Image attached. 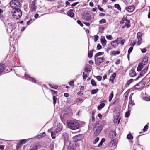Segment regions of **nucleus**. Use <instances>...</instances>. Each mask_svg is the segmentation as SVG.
Masks as SVG:
<instances>
[{
    "mask_svg": "<svg viewBox=\"0 0 150 150\" xmlns=\"http://www.w3.org/2000/svg\"><path fill=\"white\" fill-rule=\"evenodd\" d=\"M67 125L68 127L71 129L76 130L79 127V122L75 120H68L67 121Z\"/></svg>",
    "mask_w": 150,
    "mask_h": 150,
    "instance_id": "nucleus-1",
    "label": "nucleus"
},
{
    "mask_svg": "<svg viewBox=\"0 0 150 150\" xmlns=\"http://www.w3.org/2000/svg\"><path fill=\"white\" fill-rule=\"evenodd\" d=\"M102 128V126L100 124L98 123L96 124L93 128L94 135L97 136L101 132Z\"/></svg>",
    "mask_w": 150,
    "mask_h": 150,
    "instance_id": "nucleus-2",
    "label": "nucleus"
},
{
    "mask_svg": "<svg viewBox=\"0 0 150 150\" xmlns=\"http://www.w3.org/2000/svg\"><path fill=\"white\" fill-rule=\"evenodd\" d=\"M13 12V16L16 19L19 18L22 15L21 11L19 8L14 9Z\"/></svg>",
    "mask_w": 150,
    "mask_h": 150,
    "instance_id": "nucleus-3",
    "label": "nucleus"
},
{
    "mask_svg": "<svg viewBox=\"0 0 150 150\" xmlns=\"http://www.w3.org/2000/svg\"><path fill=\"white\" fill-rule=\"evenodd\" d=\"M16 24L14 23H8L7 25V31L11 33V32L16 28Z\"/></svg>",
    "mask_w": 150,
    "mask_h": 150,
    "instance_id": "nucleus-4",
    "label": "nucleus"
},
{
    "mask_svg": "<svg viewBox=\"0 0 150 150\" xmlns=\"http://www.w3.org/2000/svg\"><path fill=\"white\" fill-rule=\"evenodd\" d=\"M10 3L11 7L14 9L20 7L21 6L20 2L17 0H12L11 1Z\"/></svg>",
    "mask_w": 150,
    "mask_h": 150,
    "instance_id": "nucleus-5",
    "label": "nucleus"
},
{
    "mask_svg": "<svg viewBox=\"0 0 150 150\" xmlns=\"http://www.w3.org/2000/svg\"><path fill=\"white\" fill-rule=\"evenodd\" d=\"M115 115L114 117V122L115 124L117 123L118 125L120 122V118L119 117L120 114V111H117L115 112Z\"/></svg>",
    "mask_w": 150,
    "mask_h": 150,
    "instance_id": "nucleus-6",
    "label": "nucleus"
},
{
    "mask_svg": "<svg viewBox=\"0 0 150 150\" xmlns=\"http://www.w3.org/2000/svg\"><path fill=\"white\" fill-rule=\"evenodd\" d=\"M145 86V83L143 81H141L137 83L134 87L136 89H139L143 88Z\"/></svg>",
    "mask_w": 150,
    "mask_h": 150,
    "instance_id": "nucleus-7",
    "label": "nucleus"
},
{
    "mask_svg": "<svg viewBox=\"0 0 150 150\" xmlns=\"http://www.w3.org/2000/svg\"><path fill=\"white\" fill-rule=\"evenodd\" d=\"M104 58L103 57H97L94 58L95 63L96 65H99L104 60Z\"/></svg>",
    "mask_w": 150,
    "mask_h": 150,
    "instance_id": "nucleus-8",
    "label": "nucleus"
},
{
    "mask_svg": "<svg viewBox=\"0 0 150 150\" xmlns=\"http://www.w3.org/2000/svg\"><path fill=\"white\" fill-rule=\"evenodd\" d=\"M120 38H117L115 40L111 42V44L114 47H116L120 43Z\"/></svg>",
    "mask_w": 150,
    "mask_h": 150,
    "instance_id": "nucleus-9",
    "label": "nucleus"
},
{
    "mask_svg": "<svg viewBox=\"0 0 150 150\" xmlns=\"http://www.w3.org/2000/svg\"><path fill=\"white\" fill-rule=\"evenodd\" d=\"M142 33L141 32H139L137 34V36L138 39L137 45H139L142 42Z\"/></svg>",
    "mask_w": 150,
    "mask_h": 150,
    "instance_id": "nucleus-10",
    "label": "nucleus"
},
{
    "mask_svg": "<svg viewBox=\"0 0 150 150\" xmlns=\"http://www.w3.org/2000/svg\"><path fill=\"white\" fill-rule=\"evenodd\" d=\"M148 68V67H147L146 68H144V70L140 73L139 76L136 79V80H138L139 78L143 76L144 74L146 73Z\"/></svg>",
    "mask_w": 150,
    "mask_h": 150,
    "instance_id": "nucleus-11",
    "label": "nucleus"
},
{
    "mask_svg": "<svg viewBox=\"0 0 150 150\" xmlns=\"http://www.w3.org/2000/svg\"><path fill=\"white\" fill-rule=\"evenodd\" d=\"M133 93H132L129 97V104L128 105V108H131V107L134 105H135L134 103L132 100V96Z\"/></svg>",
    "mask_w": 150,
    "mask_h": 150,
    "instance_id": "nucleus-12",
    "label": "nucleus"
},
{
    "mask_svg": "<svg viewBox=\"0 0 150 150\" xmlns=\"http://www.w3.org/2000/svg\"><path fill=\"white\" fill-rule=\"evenodd\" d=\"M30 10L33 11H35L37 6H36V3L35 1H33L30 4Z\"/></svg>",
    "mask_w": 150,
    "mask_h": 150,
    "instance_id": "nucleus-13",
    "label": "nucleus"
},
{
    "mask_svg": "<svg viewBox=\"0 0 150 150\" xmlns=\"http://www.w3.org/2000/svg\"><path fill=\"white\" fill-rule=\"evenodd\" d=\"M25 75L26 79L32 82L33 83H36V79L35 78L30 77L27 74H25Z\"/></svg>",
    "mask_w": 150,
    "mask_h": 150,
    "instance_id": "nucleus-14",
    "label": "nucleus"
},
{
    "mask_svg": "<svg viewBox=\"0 0 150 150\" xmlns=\"http://www.w3.org/2000/svg\"><path fill=\"white\" fill-rule=\"evenodd\" d=\"M83 138V137L82 135L81 134H79L73 137L74 141L75 142H77Z\"/></svg>",
    "mask_w": 150,
    "mask_h": 150,
    "instance_id": "nucleus-15",
    "label": "nucleus"
},
{
    "mask_svg": "<svg viewBox=\"0 0 150 150\" xmlns=\"http://www.w3.org/2000/svg\"><path fill=\"white\" fill-rule=\"evenodd\" d=\"M101 43L103 47L106 46L107 43V41L104 36H101L100 39Z\"/></svg>",
    "mask_w": 150,
    "mask_h": 150,
    "instance_id": "nucleus-16",
    "label": "nucleus"
},
{
    "mask_svg": "<svg viewBox=\"0 0 150 150\" xmlns=\"http://www.w3.org/2000/svg\"><path fill=\"white\" fill-rule=\"evenodd\" d=\"M125 9L127 11L132 12L134 10L135 6L134 5L129 6L126 7Z\"/></svg>",
    "mask_w": 150,
    "mask_h": 150,
    "instance_id": "nucleus-17",
    "label": "nucleus"
},
{
    "mask_svg": "<svg viewBox=\"0 0 150 150\" xmlns=\"http://www.w3.org/2000/svg\"><path fill=\"white\" fill-rule=\"evenodd\" d=\"M117 143V140L116 139H114L111 140L109 144L110 146H115Z\"/></svg>",
    "mask_w": 150,
    "mask_h": 150,
    "instance_id": "nucleus-18",
    "label": "nucleus"
},
{
    "mask_svg": "<svg viewBox=\"0 0 150 150\" xmlns=\"http://www.w3.org/2000/svg\"><path fill=\"white\" fill-rule=\"evenodd\" d=\"M125 24L124 25H123L122 28H124L125 27H127V28H129L130 27V25H129V23H130V21L129 20H125Z\"/></svg>",
    "mask_w": 150,
    "mask_h": 150,
    "instance_id": "nucleus-19",
    "label": "nucleus"
},
{
    "mask_svg": "<svg viewBox=\"0 0 150 150\" xmlns=\"http://www.w3.org/2000/svg\"><path fill=\"white\" fill-rule=\"evenodd\" d=\"M74 11L73 9H70L67 12V15L69 17L72 18L74 16V14L73 13Z\"/></svg>",
    "mask_w": 150,
    "mask_h": 150,
    "instance_id": "nucleus-20",
    "label": "nucleus"
},
{
    "mask_svg": "<svg viewBox=\"0 0 150 150\" xmlns=\"http://www.w3.org/2000/svg\"><path fill=\"white\" fill-rule=\"evenodd\" d=\"M129 75L131 77H133L136 76V72L133 69H132L129 71Z\"/></svg>",
    "mask_w": 150,
    "mask_h": 150,
    "instance_id": "nucleus-21",
    "label": "nucleus"
},
{
    "mask_svg": "<svg viewBox=\"0 0 150 150\" xmlns=\"http://www.w3.org/2000/svg\"><path fill=\"white\" fill-rule=\"evenodd\" d=\"M62 127L61 125H58L55 129V130L54 131L57 134L60 132L62 130Z\"/></svg>",
    "mask_w": 150,
    "mask_h": 150,
    "instance_id": "nucleus-22",
    "label": "nucleus"
},
{
    "mask_svg": "<svg viewBox=\"0 0 150 150\" xmlns=\"http://www.w3.org/2000/svg\"><path fill=\"white\" fill-rule=\"evenodd\" d=\"M116 135V133L114 131H111L110 132L109 134V137L111 138L114 137Z\"/></svg>",
    "mask_w": 150,
    "mask_h": 150,
    "instance_id": "nucleus-23",
    "label": "nucleus"
},
{
    "mask_svg": "<svg viewBox=\"0 0 150 150\" xmlns=\"http://www.w3.org/2000/svg\"><path fill=\"white\" fill-rule=\"evenodd\" d=\"M5 69L4 65L2 64H0V74L2 73Z\"/></svg>",
    "mask_w": 150,
    "mask_h": 150,
    "instance_id": "nucleus-24",
    "label": "nucleus"
},
{
    "mask_svg": "<svg viewBox=\"0 0 150 150\" xmlns=\"http://www.w3.org/2000/svg\"><path fill=\"white\" fill-rule=\"evenodd\" d=\"M148 60V58L146 57H144L142 60V64L143 65H145L146 64Z\"/></svg>",
    "mask_w": 150,
    "mask_h": 150,
    "instance_id": "nucleus-25",
    "label": "nucleus"
},
{
    "mask_svg": "<svg viewBox=\"0 0 150 150\" xmlns=\"http://www.w3.org/2000/svg\"><path fill=\"white\" fill-rule=\"evenodd\" d=\"M30 139H24L21 140L20 141V143L21 144H25L28 142L30 140Z\"/></svg>",
    "mask_w": 150,
    "mask_h": 150,
    "instance_id": "nucleus-26",
    "label": "nucleus"
},
{
    "mask_svg": "<svg viewBox=\"0 0 150 150\" xmlns=\"http://www.w3.org/2000/svg\"><path fill=\"white\" fill-rule=\"evenodd\" d=\"M93 50H91L90 51H89L88 53V56L90 58H91L92 57L93 55Z\"/></svg>",
    "mask_w": 150,
    "mask_h": 150,
    "instance_id": "nucleus-27",
    "label": "nucleus"
},
{
    "mask_svg": "<svg viewBox=\"0 0 150 150\" xmlns=\"http://www.w3.org/2000/svg\"><path fill=\"white\" fill-rule=\"evenodd\" d=\"M131 110V108H128V111H127L125 114V117H128L129 116Z\"/></svg>",
    "mask_w": 150,
    "mask_h": 150,
    "instance_id": "nucleus-28",
    "label": "nucleus"
},
{
    "mask_svg": "<svg viewBox=\"0 0 150 150\" xmlns=\"http://www.w3.org/2000/svg\"><path fill=\"white\" fill-rule=\"evenodd\" d=\"M143 65H142V64H139L138 66L137 67V70L138 71H140L143 68Z\"/></svg>",
    "mask_w": 150,
    "mask_h": 150,
    "instance_id": "nucleus-29",
    "label": "nucleus"
},
{
    "mask_svg": "<svg viewBox=\"0 0 150 150\" xmlns=\"http://www.w3.org/2000/svg\"><path fill=\"white\" fill-rule=\"evenodd\" d=\"M105 105V104L104 103H101L98 107V109L99 110H100L103 108Z\"/></svg>",
    "mask_w": 150,
    "mask_h": 150,
    "instance_id": "nucleus-30",
    "label": "nucleus"
},
{
    "mask_svg": "<svg viewBox=\"0 0 150 150\" xmlns=\"http://www.w3.org/2000/svg\"><path fill=\"white\" fill-rule=\"evenodd\" d=\"M104 53L103 52H100L97 53L94 56V58H97L98 56L102 55Z\"/></svg>",
    "mask_w": 150,
    "mask_h": 150,
    "instance_id": "nucleus-31",
    "label": "nucleus"
},
{
    "mask_svg": "<svg viewBox=\"0 0 150 150\" xmlns=\"http://www.w3.org/2000/svg\"><path fill=\"white\" fill-rule=\"evenodd\" d=\"M113 91H112L110 94L109 96V102H110L111 100H112V98L113 97Z\"/></svg>",
    "mask_w": 150,
    "mask_h": 150,
    "instance_id": "nucleus-32",
    "label": "nucleus"
},
{
    "mask_svg": "<svg viewBox=\"0 0 150 150\" xmlns=\"http://www.w3.org/2000/svg\"><path fill=\"white\" fill-rule=\"evenodd\" d=\"M127 138L129 140H131L133 139V137L130 133H129L127 135Z\"/></svg>",
    "mask_w": 150,
    "mask_h": 150,
    "instance_id": "nucleus-33",
    "label": "nucleus"
},
{
    "mask_svg": "<svg viewBox=\"0 0 150 150\" xmlns=\"http://www.w3.org/2000/svg\"><path fill=\"white\" fill-rule=\"evenodd\" d=\"M57 134L55 132H51V137L53 139H54L56 138L55 135Z\"/></svg>",
    "mask_w": 150,
    "mask_h": 150,
    "instance_id": "nucleus-34",
    "label": "nucleus"
},
{
    "mask_svg": "<svg viewBox=\"0 0 150 150\" xmlns=\"http://www.w3.org/2000/svg\"><path fill=\"white\" fill-rule=\"evenodd\" d=\"M49 86L50 87L54 89H57L58 87L57 86L54 84H49Z\"/></svg>",
    "mask_w": 150,
    "mask_h": 150,
    "instance_id": "nucleus-35",
    "label": "nucleus"
},
{
    "mask_svg": "<svg viewBox=\"0 0 150 150\" xmlns=\"http://www.w3.org/2000/svg\"><path fill=\"white\" fill-rule=\"evenodd\" d=\"M91 82L92 86H96V83L93 79H92L91 81Z\"/></svg>",
    "mask_w": 150,
    "mask_h": 150,
    "instance_id": "nucleus-36",
    "label": "nucleus"
},
{
    "mask_svg": "<svg viewBox=\"0 0 150 150\" xmlns=\"http://www.w3.org/2000/svg\"><path fill=\"white\" fill-rule=\"evenodd\" d=\"M115 7L117 9L119 10H121V8L120 5L118 4H116L115 5Z\"/></svg>",
    "mask_w": 150,
    "mask_h": 150,
    "instance_id": "nucleus-37",
    "label": "nucleus"
},
{
    "mask_svg": "<svg viewBox=\"0 0 150 150\" xmlns=\"http://www.w3.org/2000/svg\"><path fill=\"white\" fill-rule=\"evenodd\" d=\"M120 53L119 51H114L112 52V54L114 55H116L119 54Z\"/></svg>",
    "mask_w": 150,
    "mask_h": 150,
    "instance_id": "nucleus-38",
    "label": "nucleus"
},
{
    "mask_svg": "<svg viewBox=\"0 0 150 150\" xmlns=\"http://www.w3.org/2000/svg\"><path fill=\"white\" fill-rule=\"evenodd\" d=\"M45 135H46L45 133V132H43L42 133L38 135V137L39 138H42L43 137H44L45 136Z\"/></svg>",
    "mask_w": 150,
    "mask_h": 150,
    "instance_id": "nucleus-39",
    "label": "nucleus"
},
{
    "mask_svg": "<svg viewBox=\"0 0 150 150\" xmlns=\"http://www.w3.org/2000/svg\"><path fill=\"white\" fill-rule=\"evenodd\" d=\"M98 89L92 90L91 91V94H93L96 93L98 91Z\"/></svg>",
    "mask_w": 150,
    "mask_h": 150,
    "instance_id": "nucleus-40",
    "label": "nucleus"
},
{
    "mask_svg": "<svg viewBox=\"0 0 150 150\" xmlns=\"http://www.w3.org/2000/svg\"><path fill=\"white\" fill-rule=\"evenodd\" d=\"M91 19V18L90 16H86L85 20L88 21H90Z\"/></svg>",
    "mask_w": 150,
    "mask_h": 150,
    "instance_id": "nucleus-41",
    "label": "nucleus"
},
{
    "mask_svg": "<svg viewBox=\"0 0 150 150\" xmlns=\"http://www.w3.org/2000/svg\"><path fill=\"white\" fill-rule=\"evenodd\" d=\"M88 76V74L83 73V79H86Z\"/></svg>",
    "mask_w": 150,
    "mask_h": 150,
    "instance_id": "nucleus-42",
    "label": "nucleus"
},
{
    "mask_svg": "<svg viewBox=\"0 0 150 150\" xmlns=\"http://www.w3.org/2000/svg\"><path fill=\"white\" fill-rule=\"evenodd\" d=\"M133 81V79H130L129 80H128L127 82L126 83V84L127 85H129Z\"/></svg>",
    "mask_w": 150,
    "mask_h": 150,
    "instance_id": "nucleus-43",
    "label": "nucleus"
},
{
    "mask_svg": "<svg viewBox=\"0 0 150 150\" xmlns=\"http://www.w3.org/2000/svg\"><path fill=\"white\" fill-rule=\"evenodd\" d=\"M53 104L54 105H55L56 103L57 98H56V96H53Z\"/></svg>",
    "mask_w": 150,
    "mask_h": 150,
    "instance_id": "nucleus-44",
    "label": "nucleus"
},
{
    "mask_svg": "<svg viewBox=\"0 0 150 150\" xmlns=\"http://www.w3.org/2000/svg\"><path fill=\"white\" fill-rule=\"evenodd\" d=\"M99 22L101 24L105 23H106V20L105 19H102L99 21Z\"/></svg>",
    "mask_w": 150,
    "mask_h": 150,
    "instance_id": "nucleus-45",
    "label": "nucleus"
},
{
    "mask_svg": "<svg viewBox=\"0 0 150 150\" xmlns=\"http://www.w3.org/2000/svg\"><path fill=\"white\" fill-rule=\"evenodd\" d=\"M144 100L146 101H150V97H145L144 98Z\"/></svg>",
    "mask_w": 150,
    "mask_h": 150,
    "instance_id": "nucleus-46",
    "label": "nucleus"
},
{
    "mask_svg": "<svg viewBox=\"0 0 150 150\" xmlns=\"http://www.w3.org/2000/svg\"><path fill=\"white\" fill-rule=\"evenodd\" d=\"M136 44V41H134L133 42H131L130 44V45L131 46V47H134Z\"/></svg>",
    "mask_w": 150,
    "mask_h": 150,
    "instance_id": "nucleus-47",
    "label": "nucleus"
},
{
    "mask_svg": "<svg viewBox=\"0 0 150 150\" xmlns=\"http://www.w3.org/2000/svg\"><path fill=\"white\" fill-rule=\"evenodd\" d=\"M99 38V37L97 35H95L94 36V41L95 42H96L98 40V38Z\"/></svg>",
    "mask_w": 150,
    "mask_h": 150,
    "instance_id": "nucleus-48",
    "label": "nucleus"
},
{
    "mask_svg": "<svg viewBox=\"0 0 150 150\" xmlns=\"http://www.w3.org/2000/svg\"><path fill=\"white\" fill-rule=\"evenodd\" d=\"M108 40H112V39L113 38L110 35H109L106 36Z\"/></svg>",
    "mask_w": 150,
    "mask_h": 150,
    "instance_id": "nucleus-49",
    "label": "nucleus"
},
{
    "mask_svg": "<svg viewBox=\"0 0 150 150\" xmlns=\"http://www.w3.org/2000/svg\"><path fill=\"white\" fill-rule=\"evenodd\" d=\"M102 46L100 44H98L97 47V50H100L102 48Z\"/></svg>",
    "mask_w": 150,
    "mask_h": 150,
    "instance_id": "nucleus-50",
    "label": "nucleus"
},
{
    "mask_svg": "<svg viewBox=\"0 0 150 150\" xmlns=\"http://www.w3.org/2000/svg\"><path fill=\"white\" fill-rule=\"evenodd\" d=\"M99 137H97L94 141L93 142V144H95L96 143L98 142V141L99 140Z\"/></svg>",
    "mask_w": 150,
    "mask_h": 150,
    "instance_id": "nucleus-51",
    "label": "nucleus"
},
{
    "mask_svg": "<svg viewBox=\"0 0 150 150\" xmlns=\"http://www.w3.org/2000/svg\"><path fill=\"white\" fill-rule=\"evenodd\" d=\"M77 23L79 24L80 25L81 27H83V25L80 21L79 20H78L77 21Z\"/></svg>",
    "mask_w": 150,
    "mask_h": 150,
    "instance_id": "nucleus-52",
    "label": "nucleus"
},
{
    "mask_svg": "<svg viewBox=\"0 0 150 150\" xmlns=\"http://www.w3.org/2000/svg\"><path fill=\"white\" fill-rule=\"evenodd\" d=\"M133 49V47H131L128 50V53L129 54H130L131 52H132Z\"/></svg>",
    "mask_w": 150,
    "mask_h": 150,
    "instance_id": "nucleus-53",
    "label": "nucleus"
},
{
    "mask_svg": "<svg viewBox=\"0 0 150 150\" xmlns=\"http://www.w3.org/2000/svg\"><path fill=\"white\" fill-rule=\"evenodd\" d=\"M38 148L36 146H34L32 147L30 149V150H37Z\"/></svg>",
    "mask_w": 150,
    "mask_h": 150,
    "instance_id": "nucleus-54",
    "label": "nucleus"
},
{
    "mask_svg": "<svg viewBox=\"0 0 150 150\" xmlns=\"http://www.w3.org/2000/svg\"><path fill=\"white\" fill-rule=\"evenodd\" d=\"M86 72H89L91 71L90 69L88 68L85 69L84 70Z\"/></svg>",
    "mask_w": 150,
    "mask_h": 150,
    "instance_id": "nucleus-55",
    "label": "nucleus"
},
{
    "mask_svg": "<svg viewBox=\"0 0 150 150\" xmlns=\"http://www.w3.org/2000/svg\"><path fill=\"white\" fill-rule=\"evenodd\" d=\"M50 91H51V93L52 94H55L57 93V91H55L53 90L52 89H50Z\"/></svg>",
    "mask_w": 150,
    "mask_h": 150,
    "instance_id": "nucleus-56",
    "label": "nucleus"
},
{
    "mask_svg": "<svg viewBox=\"0 0 150 150\" xmlns=\"http://www.w3.org/2000/svg\"><path fill=\"white\" fill-rule=\"evenodd\" d=\"M96 78L97 80L99 81H100L102 79V77L99 76H96Z\"/></svg>",
    "mask_w": 150,
    "mask_h": 150,
    "instance_id": "nucleus-57",
    "label": "nucleus"
},
{
    "mask_svg": "<svg viewBox=\"0 0 150 150\" xmlns=\"http://www.w3.org/2000/svg\"><path fill=\"white\" fill-rule=\"evenodd\" d=\"M148 128V126L146 125L144 127L143 129V131H146Z\"/></svg>",
    "mask_w": 150,
    "mask_h": 150,
    "instance_id": "nucleus-58",
    "label": "nucleus"
},
{
    "mask_svg": "<svg viewBox=\"0 0 150 150\" xmlns=\"http://www.w3.org/2000/svg\"><path fill=\"white\" fill-rule=\"evenodd\" d=\"M69 84L71 86H73L74 85V81H71L69 83Z\"/></svg>",
    "mask_w": 150,
    "mask_h": 150,
    "instance_id": "nucleus-59",
    "label": "nucleus"
},
{
    "mask_svg": "<svg viewBox=\"0 0 150 150\" xmlns=\"http://www.w3.org/2000/svg\"><path fill=\"white\" fill-rule=\"evenodd\" d=\"M98 9L101 11H103V9L99 5L98 6Z\"/></svg>",
    "mask_w": 150,
    "mask_h": 150,
    "instance_id": "nucleus-60",
    "label": "nucleus"
},
{
    "mask_svg": "<svg viewBox=\"0 0 150 150\" xmlns=\"http://www.w3.org/2000/svg\"><path fill=\"white\" fill-rule=\"evenodd\" d=\"M146 51V48H143L141 50V51L143 53H145Z\"/></svg>",
    "mask_w": 150,
    "mask_h": 150,
    "instance_id": "nucleus-61",
    "label": "nucleus"
},
{
    "mask_svg": "<svg viewBox=\"0 0 150 150\" xmlns=\"http://www.w3.org/2000/svg\"><path fill=\"white\" fill-rule=\"evenodd\" d=\"M125 42V39H123L121 41V42H120V44L122 45H124Z\"/></svg>",
    "mask_w": 150,
    "mask_h": 150,
    "instance_id": "nucleus-62",
    "label": "nucleus"
},
{
    "mask_svg": "<svg viewBox=\"0 0 150 150\" xmlns=\"http://www.w3.org/2000/svg\"><path fill=\"white\" fill-rule=\"evenodd\" d=\"M115 78H114L113 77H112V76H111L109 79L110 81H112V83H113L114 80V79Z\"/></svg>",
    "mask_w": 150,
    "mask_h": 150,
    "instance_id": "nucleus-63",
    "label": "nucleus"
},
{
    "mask_svg": "<svg viewBox=\"0 0 150 150\" xmlns=\"http://www.w3.org/2000/svg\"><path fill=\"white\" fill-rule=\"evenodd\" d=\"M64 96L65 97H68L69 96V95L67 93H65L64 94Z\"/></svg>",
    "mask_w": 150,
    "mask_h": 150,
    "instance_id": "nucleus-64",
    "label": "nucleus"
}]
</instances>
